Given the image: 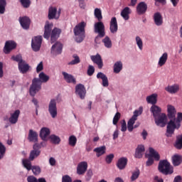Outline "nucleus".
Wrapping results in <instances>:
<instances>
[{
    "mask_svg": "<svg viewBox=\"0 0 182 182\" xmlns=\"http://www.w3.org/2000/svg\"><path fill=\"white\" fill-rule=\"evenodd\" d=\"M52 28H53V23L46 21L44 26L43 38L45 39H49L50 38L51 43H55L59 39L60 33H62V30L58 28H54L52 30Z\"/></svg>",
    "mask_w": 182,
    "mask_h": 182,
    "instance_id": "obj_1",
    "label": "nucleus"
},
{
    "mask_svg": "<svg viewBox=\"0 0 182 182\" xmlns=\"http://www.w3.org/2000/svg\"><path fill=\"white\" fill-rule=\"evenodd\" d=\"M39 78H34L32 80V84L30 87V95L33 97L42 89V83H46L49 80V76L46 75L45 73L42 72L38 75Z\"/></svg>",
    "mask_w": 182,
    "mask_h": 182,
    "instance_id": "obj_2",
    "label": "nucleus"
},
{
    "mask_svg": "<svg viewBox=\"0 0 182 182\" xmlns=\"http://www.w3.org/2000/svg\"><path fill=\"white\" fill-rule=\"evenodd\" d=\"M182 112H178L177 117H176L171 119L166 127V136L171 137V134H174V130H178L181 127Z\"/></svg>",
    "mask_w": 182,
    "mask_h": 182,
    "instance_id": "obj_3",
    "label": "nucleus"
},
{
    "mask_svg": "<svg viewBox=\"0 0 182 182\" xmlns=\"http://www.w3.org/2000/svg\"><path fill=\"white\" fill-rule=\"evenodd\" d=\"M105 24L103 22L100 21L95 23L94 26V32L98 35L95 38V43L99 45L100 43V38H105L106 32L105 31Z\"/></svg>",
    "mask_w": 182,
    "mask_h": 182,
    "instance_id": "obj_4",
    "label": "nucleus"
},
{
    "mask_svg": "<svg viewBox=\"0 0 182 182\" xmlns=\"http://www.w3.org/2000/svg\"><path fill=\"white\" fill-rule=\"evenodd\" d=\"M85 28H86L85 21L78 23L74 28V35L76 36L75 41L78 43L83 42V39H85Z\"/></svg>",
    "mask_w": 182,
    "mask_h": 182,
    "instance_id": "obj_5",
    "label": "nucleus"
},
{
    "mask_svg": "<svg viewBox=\"0 0 182 182\" xmlns=\"http://www.w3.org/2000/svg\"><path fill=\"white\" fill-rule=\"evenodd\" d=\"M158 168L160 173H162V174L165 176H168V174H173V173H174L173 166H171L170 162L167 160L160 161Z\"/></svg>",
    "mask_w": 182,
    "mask_h": 182,
    "instance_id": "obj_6",
    "label": "nucleus"
},
{
    "mask_svg": "<svg viewBox=\"0 0 182 182\" xmlns=\"http://www.w3.org/2000/svg\"><path fill=\"white\" fill-rule=\"evenodd\" d=\"M148 160L146 162V167H150L154 164V160L159 161L160 160V154L154 149L149 147V154L146 155Z\"/></svg>",
    "mask_w": 182,
    "mask_h": 182,
    "instance_id": "obj_7",
    "label": "nucleus"
},
{
    "mask_svg": "<svg viewBox=\"0 0 182 182\" xmlns=\"http://www.w3.org/2000/svg\"><path fill=\"white\" fill-rule=\"evenodd\" d=\"M41 144L36 143L33 146V150L31 151L30 154H29V160H31L33 161L35 159H38L41 156Z\"/></svg>",
    "mask_w": 182,
    "mask_h": 182,
    "instance_id": "obj_8",
    "label": "nucleus"
},
{
    "mask_svg": "<svg viewBox=\"0 0 182 182\" xmlns=\"http://www.w3.org/2000/svg\"><path fill=\"white\" fill-rule=\"evenodd\" d=\"M48 113L52 119L58 117V107H56V100H51L48 104Z\"/></svg>",
    "mask_w": 182,
    "mask_h": 182,
    "instance_id": "obj_9",
    "label": "nucleus"
},
{
    "mask_svg": "<svg viewBox=\"0 0 182 182\" xmlns=\"http://www.w3.org/2000/svg\"><path fill=\"white\" fill-rule=\"evenodd\" d=\"M41 46H42V36H38L34 37L31 41V48L34 52H39L41 50Z\"/></svg>",
    "mask_w": 182,
    "mask_h": 182,
    "instance_id": "obj_10",
    "label": "nucleus"
},
{
    "mask_svg": "<svg viewBox=\"0 0 182 182\" xmlns=\"http://www.w3.org/2000/svg\"><path fill=\"white\" fill-rule=\"evenodd\" d=\"M154 120L156 126H159V127H166V124H167V115L162 113L158 117H155Z\"/></svg>",
    "mask_w": 182,
    "mask_h": 182,
    "instance_id": "obj_11",
    "label": "nucleus"
},
{
    "mask_svg": "<svg viewBox=\"0 0 182 182\" xmlns=\"http://www.w3.org/2000/svg\"><path fill=\"white\" fill-rule=\"evenodd\" d=\"M75 95L83 100L86 97V87L82 84H78L75 86Z\"/></svg>",
    "mask_w": 182,
    "mask_h": 182,
    "instance_id": "obj_12",
    "label": "nucleus"
},
{
    "mask_svg": "<svg viewBox=\"0 0 182 182\" xmlns=\"http://www.w3.org/2000/svg\"><path fill=\"white\" fill-rule=\"evenodd\" d=\"M18 21L23 29H29L31 26V18H29V17L26 16L19 17Z\"/></svg>",
    "mask_w": 182,
    "mask_h": 182,
    "instance_id": "obj_13",
    "label": "nucleus"
},
{
    "mask_svg": "<svg viewBox=\"0 0 182 182\" xmlns=\"http://www.w3.org/2000/svg\"><path fill=\"white\" fill-rule=\"evenodd\" d=\"M87 171V162L82 161L77 164V174L78 176H83Z\"/></svg>",
    "mask_w": 182,
    "mask_h": 182,
    "instance_id": "obj_14",
    "label": "nucleus"
},
{
    "mask_svg": "<svg viewBox=\"0 0 182 182\" xmlns=\"http://www.w3.org/2000/svg\"><path fill=\"white\" fill-rule=\"evenodd\" d=\"M63 49V45L60 42H56L51 47V53L53 55H60L62 50Z\"/></svg>",
    "mask_w": 182,
    "mask_h": 182,
    "instance_id": "obj_15",
    "label": "nucleus"
},
{
    "mask_svg": "<svg viewBox=\"0 0 182 182\" xmlns=\"http://www.w3.org/2000/svg\"><path fill=\"white\" fill-rule=\"evenodd\" d=\"M18 68L20 73H22L23 75H25V73H28L29 72V69H31V65L25 61V60L22 62L18 64Z\"/></svg>",
    "mask_w": 182,
    "mask_h": 182,
    "instance_id": "obj_16",
    "label": "nucleus"
},
{
    "mask_svg": "<svg viewBox=\"0 0 182 182\" xmlns=\"http://www.w3.org/2000/svg\"><path fill=\"white\" fill-rule=\"evenodd\" d=\"M16 48V43L14 41H6L4 48V52L6 55L11 53V50H14Z\"/></svg>",
    "mask_w": 182,
    "mask_h": 182,
    "instance_id": "obj_17",
    "label": "nucleus"
},
{
    "mask_svg": "<svg viewBox=\"0 0 182 182\" xmlns=\"http://www.w3.org/2000/svg\"><path fill=\"white\" fill-rule=\"evenodd\" d=\"M90 59L93 62V63L97 65L98 69H102V68H103V60H102V56L100 55V54L91 55Z\"/></svg>",
    "mask_w": 182,
    "mask_h": 182,
    "instance_id": "obj_18",
    "label": "nucleus"
},
{
    "mask_svg": "<svg viewBox=\"0 0 182 182\" xmlns=\"http://www.w3.org/2000/svg\"><path fill=\"white\" fill-rule=\"evenodd\" d=\"M118 29L119 26H117V19L116 17H112L109 23V31L111 33H117Z\"/></svg>",
    "mask_w": 182,
    "mask_h": 182,
    "instance_id": "obj_19",
    "label": "nucleus"
},
{
    "mask_svg": "<svg viewBox=\"0 0 182 182\" xmlns=\"http://www.w3.org/2000/svg\"><path fill=\"white\" fill-rule=\"evenodd\" d=\"M19 114H21V111L19 109L11 113V117L9 118V123H11V124H16V123H18V119H19Z\"/></svg>",
    "mask_w": 182,
    "mask_h": 182,
    "instance_id": "obj_20",
    "label": "nucleus"
},
{
    "mask_svg": "<svg viewBox=\"0 0 182 182\" xmlns=\"http://www.w3.org/2000/svg\"><path fill=\"white\" fill-rule=\"evenodd\" d=\"M136 12L138 15H144V13L147 12V4L144 1L138 4L136 6Z\"/></svg>",
    "mask_w": 182,
    "mask_h": 182,
    "instance_id": "obj_21",
    "label": "nucleus"
},
{
    "mask_svg": "<svg viewBox=\"0 0 182 182\" xmlns=\"http://www.w3.org/2000/svg\"><path fill=\"white\" fill-rule=\"evenodd\" d=\"M129 160L126 157L119 158L117 162V167L119 170H124L127 166Z\"/></svg>",
    "mask_w": 182,
    "mask_h": 182,
    "instance_id": "obj_22",
    "label": "nucleus"
},
{
    "mask_svg": "<svg viewBox=\"0 0 182 182\" xmlns=\"http://www.w3.org/2000/svg\"><path fill=\"white\" fill-rule=\"evenodd\" d=\"M28 140L36 144V143H38V132L33 129H30L28 132Z\"/></svg>",
    "mask_w": 182,
    "mask_h": 182,
    "instance_id": "obj_23",
    "label": "nucleus"
},
{
    "mask_svg": "<svg viewBox=\"0 0 182 182\" xmlns=\"http://www.w3.org/2000/svg\"><path fill=\"white\" fill-rule=\"evenodd\" d=\"M64 80L67 83H73V85H76V78L75 77L66 72H63L62 73Z\"/></svg>",
    "mask_w": 182,
    "mask_h": 182,
    "instance_id": "obj_24",
    "label": "nucleus"
},
{
    "mask_svg": "<svg viewBox=\"0 0 182 182\" xmlns=\"http://www.w3.org/2000/svg\"><path fill=\"white\" fill-rule=\"evenodd\" d=\"M154 22L156 26H161L163 25V16L160 12H156L154 14Z\"/></svg>",
    "mask_w": 182,
    "mask_h": 182,
    "instance_id": "obj_25",
    "label": "nucleus"
},
{
    "mask_svg": "<svg viewBox=\"0 0 182 182\" xmlns=\"http://www.w3.org/2000/svg\"><path fill=\"white\" fill-rule=\"evenodd\" d=\"M144 146L138 145L136 149L134 157L135 159H141L143 157V154L145 151Z\"/></svg>",
    "mask_w": 182,
    "mask_h": 182,
    "instance_id": "obj_26",
    "label": "nucleus"
},
{
    "mask_svg": "<svg viewBox=\"0 0 182 182\" xmlns=\"http://www.w3.org/2000/svg\"><path fill=\"white\" fill-rule=\"evenodd\" d=\"M97 79H102V86L104 87H107L109 86V80L107 79V76L105 75L103 73L100 72L97 74Z\"/></svg>",
    "mask_w": 182,
    "mask_h": 182,
    "instance_id": "obj_27",
    "label": "nucleus"
},
{
    "mask_svg": "<svg viewBox=\"0 0 182 182\" xmlns=\"http://www.w3.org/2000/svg\"><path fill=\"white\" fill-rule=\"evenodd\" d=\"M167 110L168 119H170V120H173L176 117V113H177L176 108L173 105H168Z\"/></svg>",
    "mask_w": 182,
    "mask_h": 182,
    "instance_id": "obj_28",
    "label": "nucleus"
},
{
    "mask_svg": "<svg viewBox=\"0 0 182 182\" xmlns=\"http://www.w3.org/2000/svg\"><path fill=\"white\" fill-rule=\"evenodd\" d=\"M50 134V129L46 127H43L41 129L40 132V137L44 141H46L48 140V136Z\"/></svg>",
    "mask_w": 182,
    "mask_h": 182,
    "instance_id": "obj_29",
    "label": "nucleus"
},
{
    "mask_svg": "<svg viewBox=\"0 0 182 182\" xmlns=\"http://www.w3.org/2000/svg\"><path fill=\"white\" fill-rule=\"evenodd\" d=\"M151 112L153 114L154 118L160 116V114H162L161 113V108L157 105H152L151 107Z\"/></svg>",
    "mask_w": 182,
    "mask_h": 182,
    "instance_id": "obj_30",
    "label": "nucleus"
},
{
    "mask_svg": "<svg viewBox=\"0 0 182 182\" xmlns=\"http://www.w3.org/2000/svg\"><path fill=\"white\" fill-rule=\"evenodd\" d=\"M56 14H58V9H56V7L50 6L48 9V19H56Z\"/></svg>",
    "mask_w": 182,
    "mask_h": 182,
    "instance_id": "obj_31",
    "label": "nucleus"
},
{
    "mask_svg": "<svg viewBox=\"0 0 182 182\" xmlns=\"http://www.w3.org/2000/svg\"><path fill=\"white\" fill-rule=\"evenodd\" d=\"M182 163V156L178 154L173 155L172 156V164L177 167V166H180Z\"/></svg>",
    "mask_w": 182,
    "mask_h": 182,
    "instance_id": "obj_32",
    "label": "nucleus"
},
{
    "mask_svg": "<svg viewBox=\"0 0 182 182\" xmlns=\"http://www.w3.org/2000/svg\"><path fill=\"white\" fill-rule=\"evenodd\" d=\"M129 14H132V10H130V8L125 7L122 11H121V16L123 17L124 21H129L130 16H129Z\"/></svg>",
    "mask_w": 182,
    "mask_h": 182,
    "instance_id": "obj_33",
    "label": "nucleus"
},
{
    "mask_svg": "<svg viewBox=\"0 0 182 182\" xmlns=\"http://www.w3.org/2000/svg\"><path fill=\"white\" fill-rule=\"evenodd\" d=\"M33 161L29 159V158L25 159L22 160V164L24 167V168H26V170H28V171H31V170H32V167H33V166H32V162Z\"/></svg>",
    "mask_w": 182,
    "mask_h": 182,
    "instance_id": "obj_34",
    "label": "nucleus"
},
{
    "mask_svg": "<svg viewBox=\"0 0 182 182\" xmlns=\"http://www.w3.org/2000/svg\"><path fill=\"white\" fill-rule=\"evenodd\" d=\"M146 102L152 105V106L156 105V103H157V94H152L146 97Z\"/></svg>",
    "mask_w": 182,
    "mask_h": 182,
    "instance_id": "obj_35",
    "label": "nucleus"
},
{
    "mask_svg": "<svg viewBox=\"0 0 182 182\" xmlns=\"http://www.w3.org/2000/svg\"><path fill=\"white\" fill-rule=\"evenodd\" d=\"M166 92H168V93H171L172 95L174 93H177L178 90H180V87L178 85H173L171 86H168L166 88Z\"/></svg>",
    "mask_w": 182,
    "mask_h": 182,
    "instance_id": "obj_36",
    "label": "nucleus"
},
{
    "mask_svg": "<svg viewBox=\"0 0 182 182\" xmlns=\"http://www.w3.org/2000/svg\"><path fill=\"white\" fill-rule=\"evenodd\" d=\"M123 69V63L122 61H117L114 64V73H120Z\"/></svg>",
    "mask_w": 182,
    "mask_h": 182,
    "instance_id": "obj_37",
    "label": "nucleus"
},
{
    "mask_svg": "<svg viewBox=\"0 0 182 182\" xmlns=\"http://www.w3.org/2000/svg\"><path fill=\"white\" fill-rule=\"evenodd\" d=\"M94 151L97 153V157H100V156H103L106 153V146L97 147L94 149Z\"/></svg>",
    "mask_w": 182,
    "mask_h": 182,
    "instance_id": "obj_38",
    "label": "nucleus"
},
{
    "mask_svg": "<svg viewBox=\"0 0 182 182\" xmlns=\"http://www.w3.org/2000/svg\"><path fill=\"white\" fill-rule=\"evenodd\" d=\"M168 58V54L167 53H164L161 58H159L158 65L159 66H164L166 65V62H167V59Z\"/></svg>",
    "mask_w": 182,
    "mask_h": 182,
    "instance_id": "obj_39",
    "label": "nucleus"
},
{
    "mask_svg": "<svg viewBox=\"0 0 182 182\" xmlns=\"http://www.w3.org/2000/svg\"><path fill=\"white\" fill-rule=\"evenodd\" d=\"M102 43H104L105 48H107L108 49H110V48L112 46V40H110L109 36H106L104 39H102Z\"/></svg>",
    "mask_w": 182,
    "mask_h": 182,
    "instance_id": "obj_40",
    "label": "nucleus"
},
{
    "mask_svg": "<svg viewBox=\"0 0 182 182\" xmlns=\"http://www.w3.org/2000/svg\"><path fill=\"white\" fill-rule=\"evenodd\" d=\"M11 60H14V62H17L18 65L23 63L24 60L23 58H22V55L21 54L12 55Z\"/></svg>",
    "mask_w": 182,
    "mask_h": 182,
    "instance_id": "obj_41",
    "label": "nucleus"
},
{
    "mask_svg": "<svg viewBox=\"0 0 182 182\" xmlns=\"http://www.w3.org/2000/svg\"><path fill=\"white\" fill-rule=\"evenodd\" d=\"M174 147H176V149H177V150L182 149V136H178L176 138V141L175 142Z\"/></svg>",
    "mask_w": 182,
    "mask_h": 182,
    "instance_id": "obj_42",
    "label": "nucleus"
},
{
    "mask_svg": "<svg viewBox=\"0 0 182 182\" xmlns=\"http://www.w3.org/2000/svg\"><path fill=\"white\" fill-rule=\"evenodd\" d=\"M49 139L53 144H59L60 143V138L55 134H51Z\"/></svg>",
    "mask_w": 182,
    "mask_h": 182,
    "instance_id": "obj_43",
    "label": "nucleus"
},
{
    "mask_svg": "<svg viewBox=\"0 0 182 182\" xmlns=\"http://www.w3.org/2000/svg\"><path fill=\"white\" fill-rule=\"evenodd\" d=\"M19 2L21 6H23V8H24L25 9H28V8H30L31 4H32V1H31V0H19Z\"/></svg>",
    "mask_w": 182,
    "mask_h": 182,
    "instance_id": "obj_44",
    "label": "nucleus"
},
{
    "mask_svg": "<svg viewBox=\"0 0 182 182\" xmlns=\"http://www.w3.org/2000/svg\"><path fill=\"white\" fill-rule=\"evenodd\" d=\"M6 8V0H0V15L5 14Z\"/></svg>",
    "mask_w": 182,
    "mask_h": 182,
    "instance_id": "obj_45",
    "label": "nucleus"
},
{
    "mask_svg": "<svg viewBox=\"0 0 182 182\" xmlns=\"http://www.w3.org/2000/svg\"><path fill=\"white\" fill-rule=\"evenodd\" d=\"M134 123H136V120L131 118L127 123V129L129 132H133V129H134Z\"/></svg>",
    "mask_w": 182,
    "mask_h": 182,
    "instance_id": "obj_46",
    "label": "nucleus"
},
{
    "mask_svg": "<svg viewBox=\"0 0 182 182\" xmlns=\"http://www.w3.org/2000/svg\"><path fill=\"white\" fill-rule=\"evenodd\" d=\"M94 14L95 18H97L98 21H101L102 19H103V16H102V10H100V9L96 8L95 9Z\"/></svg>",
    "mask_w": 182,
    "mask_h": 182,
    "instance_id": "obj_47",
    "label": "nucleus"
},
{
    "mask_svg": "<svg viewBox=\"0 0 182 182\" xmlns=\"http://www.w3.org/2000/svg\"><path fill=\"white\" fill-rule=\"evenodd\" d=\"M73 58L74 60H71L68 65H77V63H80V58H79V55L74 54Z\"/></svg>",
    "mask_w": 182,
    "mask_h": 182,
    "instance_id": "obj_48",
    "label": "nucleus"
},
{
    "mask_svg": "<svg viewBox=\"0 0 182 182\" xmlns=\"http://www.w3.org/2000/svg\"><path fill=\"white\" fill-rule=\"evenodd\" d=\"M68 141H69L70 146L75 147V146H76L77 139L76 138V136H75V135H72L69 137Z\"/></svg>",
    "mask_w": 182,
    "mask_h": 182,
    "instance_id": "obj_49",
    "label": "nucleus"
},
{
    "mask_svg": "<svg viewBox=\"0 0 182 182\" xmlns=\"http://www.w3.org/2000/svg\"><path fill=\"white\" fill-rule=\"evenodd\" d=\"M140 176V170L137 169L136 171L132 172V175L131 176V181H136L139 176Z\"/></svg>",
    "mask_w": 182,
    "mask_h": 182,
    "instance_id": "obj_50",
    "label": "nucleus"
},
{
    "mask_svg": "<svg viewBox=\"0 0 182 182\" xmlns=\"http://www.w3.org/2000/svg\"><path fill=\"white\" fill-rule=\"evenodd\" d=\"M31 170L34 176H39L41 174V170L39 166H33Z\"/></svg>",
    "mask_w": 182,
    "mask_h": 182,
    "instance_id": "obj_51",
    "label": "nucleus"
},
{
    "mask_svg": "<svg viewBox=\"0 0 182 182\" xmlns=\"http://www.w3.org/2000/svg\"><path fill=\"white\" fill-rule=\"evenodd\" d=\"M6 151V148L4 146V144L0 142V160L4 159V156H5Z\"/></svg>",
    "mask_w": 182,
    "mask_h": 182,
    "instance_id": "obj_52",
    "label": "nucleus"
},
{
    "mask_svg": "<svg viewBox=\"0 0 182 182\" xmlns=\"http://www.w3.org/2000/svg\"><path fill=\"white\" fill-rule=\"evenodd\" d=\"M142 112H143V108L139 107V110H135L134 112V115L131 117V119L135 121L137 120V117H139V114H141Z\"/></svg>",
    "mask_w": 182,
    "mask_h": 182,
    "instance_id": "obj_53",
    "label": "nucleus"
},
{
    "mask_svg": "<svg viewBox=\"0 0 182 182\" xmlns=\"http://www.w3.org/2000/svg\"><path fill=\"white\" fill-rule=\"evenodd\" d=\"M136 45L140 50H143V41L139 36L136 37Z\"/></svg>",
    "mask_w": 182,
    "mask_h": 182,
    "instance_id": "obj_54",
    "label": "nucleus"
},
{
    "mask_svg": "<svg viewBox=\"0 0 182 182\" xmlns=\"http://www.w3.org/2000/svg\"><path fill=\"white\" fill-rule=\"evenodd\" d=\"M92 176H93V171H92V169H89L87 171V173L85 175V180H86V181H90Z\"/></svg>",
    "mask_w": 182,
    "mask_h": 182,
    "instance_id": "obj_55",
    "label": "nucleus"
},
{
    "mask_svg": "<svg viewBox=\"0 0 182 182\" xmlns=\"http://www.w3.org/2000/svg\"><path fill=\"white\" fill-rule=\"evenodd\" d=\"M120 112H117L113 118V124L116 126L117 123L119 122V120H120Z\"/></svg>",
    "mask_w": 182,
    "mask_h": 182,
    "instance_id": "obj_56",
    "label": "nucleus"
},
{
    "mask_svg": "<svg viewBox=\"0 0 182 182\" xmlns=\"http://www.w3.org/2000/svg\"><path fill=\"white\" fill-rule=\"evenodd\" d=\"M113 159H114V155L113 154H110L106 156L105 161L107 164H110V163L113 161Z\"/></svg>",
    "mask_w": 182,
    "mask_h": 182,
    "instance_id": "obj_57",
    "label": "nucleus"
},
{
    "mask_svg": "<svg viewBox=\"0 0 182 182\" xmlns=\"http://www.w3.org/2000/svg\"><path fill=\"white\" fill-rule=\"evenodd\" d=\"M93 73H95V67L93 65H89L87 69L88 76H92Z\"/></svg>",
    "mask_w": 182,
    "mask_h": 182,
    "instance_id": "obj_58",
    "label": "nucleus"
},
{
    "mask_svg": "<svg viewBox=\"0 0 182 182\" xmlns=\"http://www.w3.org/2000/svg\"><path fill=\"white\" fill-rule=\"evenodd\" d=\"M121 132H126L127 130V125L126 124V120L123 119L121 122Z\"/></svg>",
    "mask_w": 182,
    "mask_h": 182,
    "instance_id": "obj_59",
    "label": "nucleus"
},
{
    "mask_svg": "<svg viewBox=\"0 0 182 182\" xmlns=\"http://www.w3.org/2000/svg\"><path fill=\"white\" fill-rule=\"evenodd\" d=\"M28 182H38V179L34 176H29L27 177Z\"/></svg>",
    "mask_w": 182,
    "mask_h": 182,
    "instance_id": "obj_60",
    "label": "nucleus"
},
{
    "mask_svg": "<svg viewBox=\"0 0 182 182\" xmlns=\"http://www.w3.org/2000/svg\"><path fill=\"white\" fill-rule=\"evenodd\" d=\"M62 182H72V178L69 175H65L62 178Z\"/></svg>",
    "mask_w": 182,
    "mask_h": 182,
    "instance_id": "obj_61",
    "label": "nucleus"
},
{
    "mask_svg": "<svg viewBox=\"0 0 182 182\" xmlns=\"http://www.w3.org/2000/svg\"><path fill=\"white\" fill-rule=\"evenodd\" d=\"M43 70V63L41 62L36 68V72L37 73H39V72H42Z\"/></svg>",
    "mask_w": 182,
    "mask_h": 182,
    "instance_id": "obj_62",
    "label": "nucleus"
},
{
    "mask_svg": "<svg viewBox=\"0 0 182 182\" xmlns=\"http://www.w3.org/2000/svg\"><path fill=\"white\" fill-rule=\"evenodd\" d=\"M79 2V6L81 9H85L86 8V4H85V0H77Z\"/></svg>",
    "mask_w": 182,
    "mask_h": 182,
    "instance_id": "obj_63",
    "label": "nucleus"
},
{
    "mask_svg": "<svg viewBox=\"0 0 182 182\" xmlns=\"http://www.w3.org/2000/svg\"><path fill=\"white\" fill-rule=\"evenodd\" d=\"M173 182H181V176H177L174 178Z\"/></svg>",
    "mask_w": 182,
    "mask_h": 182,
    "instance_id": "obj_64",
    "label": "nucleus"
}]
</instances>
